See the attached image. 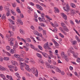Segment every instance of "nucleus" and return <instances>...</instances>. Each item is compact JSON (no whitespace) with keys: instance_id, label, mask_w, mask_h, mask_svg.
I'll use <instances>...</instances> for the list:
<instances>
[{"instance_id":"obj_49","label":"nucleus","mask_w":80,"mask_h":80,"mask_svg":"<svg viewBox=\"0 0 80 80\" xmlns=\"http://www.w3.org/2000/svg\"><path fill=\"white\" fill-rule=\"evenodd\" d=\"M36 38L38 40V41H41V39L39 37H36Z\"/></svg>"},{"instance_id":"obj_57","label":"nucleus","mask_w":80,"mask_h":80,"mask_svg":"<svg viewBox=\"0 0 80 80\" xmlns=\"http://www.w3.org/2000/svg\"><path fill=\"white\" fill-rule=\"evenodd\" d=\"M11 41V42H13V41L15 40V39H13V38H11L10 39V41Z\"/></svg>"},{"instance_id":"obj_42","label":"nucleus","mask_w":80,"mask_h":80,"mask_svg":"<svg viewBox=\"0 0 80 80\" xmlns=\"http://www.w3.org/2000/svg\"><path fill=\"white\" fill-rule=\"evenodd\" d=\"M11 12H12V14H13V15H14V16H15V15H16V13H15V12L12 11V10H11Z\"/></svg>"},{"instance_id":"obj_4","label":"nucleus","mask_w":80,"mask_h":80,"mask_svg":"<svg viewBox=\"0 0 80 80\" xmlns=\"http://www.w3.org/2000/svg\"><path fill=\"white\" fill-rule=\"evenodd\" d=\"M30 47L32 48V49H33V50H37V52H40V50H38V48H35V47L34 46H33V45L32 44H30Z\"/></svg>"},{"instance_id":"obj_35","label":"nucleus","mask_w":80,"mask_h":80,"mask_svg":"<svg viewBox=\"0 0 80 80\" xmlns=\"http://www.w3.org/2000/svg\"><path fill=\"white\" fill-rule=\"evenodd\" d=\"M8 68H14V67H13V66L11 65H10L8 66Z\"/></svg>"},{"instance_id":"obj_43","label":"nucleus","mask_w":80,"mask_h":80,"mask_svg":"<svg viewBox=\"0 0 80 80\" xmlns=\"http://www.w3.org/2000/svg\"><path fill=\"white\" fill-rule=\"evenodd\" d=\"M38 47L41 50H42L43 49L42 48V47L41 46L38 45Z\"/></svg>"},{"instance_id":"obj_15","label":"nucleus","mask_w":80,"mask_h":80,"mask_svg":"<svg viewBox=\"0 0 80 80\" xmlns=\"http://www.w3.org/2000/svg\"><path fill=\"white\" fill-rule=\"evenodd\" d=\"M71 43L73 45H77V41H72Z\"/></svg>"},{"instance_id":"obj_25","label":"nucleus","mask_w":80,"mask_h":80,"mask_svg":"<svg viewBox=\"0 0 80 80\" xmlns=\"http://www.w3.org/2000/svg\"><path fill=\"white\" fill-rule=\"evenodd\" d=\"M64 58L66 61V62H68V61H69V59H68V57H67L66 56H65Z\"/></svg>"},{"instance_id":"obj_56","label":"nucleus","mask_w":80,"mask_h":80,"mask_svg":"<svg viewBox=\"0 0 80 80\" xmlns=\"http://www.w3.org/2000/svg\"><path fill=\"white\" fill-rule=\"evenodd\" d=\"M10 13H9V12H7L6 13V16H7V17H8V16H9V15H10Z\"/></svg>"},{"instance_id":"obj_41","label":"nucleus","mask_w":80,"mask_h":80,"mask_svg":"<svg viewBox=\"0 0 80 80\" xmlns=\"http://www.w3.org/2000/svg\"><path fill=\"white\" fill-rule=\"evenodd\" d=\"M38 28H39V32H41V31H42V30H43V29L42 28V27L40 26H39L38 27Z\"/></svg>"},{"instance_id":"obj_10","label":"nucleus","mask_w":80,"mask_h":80,"mask_svg":"<svg viewBox=\"0 0 80 80\" xmlns=\"http://www.w3.org/2000/svg\"><path fill=\"white\" fill-rule=\"evenodd\" d=\"M41 17H42V20L43 21H45V14L43 13H42L41 14Z\"/></svg>"},{"instance_id":"obj_51","label":"nucleus","mask_w":80,"mask_h":80,"mask_svg":"<svg viewBox=\"0 0 80 80\" xmlns=\"http://www.w3.org/2000/svg\"><path fill=\"white\" fill-rule=\"evenodd\" d=\"M4 8H5V9L6 10H7L8 12H10V10H9V8H6V7H5Z\"/></svg>"},{"instance_id":"obj_45","label":"nucleus","mask_w":80,"mask_h":80,"mask_svg":"<svg viewBox=\"0 0 80 80\" xmlns=\"http://www.w3.org/2000/svg\"><path fill=\"white\" fill-rule=\"evenodd\" d=\"M70 23H71V25H75V23H74V22H73L71 20L70 21Z\"/></svg>"},{"instance_id":"obj_40","label":"nucleus","mask_w":80,"mask_h":80,"mask_svg":"<svg viewBox=\"0 0 80 80\" xmlns=\"http://www.w3.org/2000/svg\"><path fill=\"white\" fill-rule=\"evenodd\" d=\"M38 17V15H37V13H36V12H35L34 18H37Z\"/></svg>"},{"instance_id":"obj_22","label":"nucleus","mask_w":80,"mask_h":80,"mask_svg":"<svg viewBox=\"0 0 80 80\" xmlns=\"http://www.w3.org/2000/svg\"><path fill=\"white\" fill-rule=\"evenodd\" d=\"M38 20H40V22H45V20L43 21V20H42V18L40 17H39L38 18Z\"/></svg>"},{"instance_id":"obj_23","label":"nucleus","mask_w":80,"mask_h":80,"mask_svg":"<svg viewBox=\"0 0 80 80\" xmlns=\"http://www.w3.org/2000/svg\"><path fill=\"white\" fill-rule=\"evenodd\" d=\"M54 9H55V11H56L58 13H59V11L58 8H57V7H54Z\"/></svg>"},{"instance_id":"obj_61","label":"nucleus","mask_w":80,"mask_h":80,"mask_svg":"<svg viewBox=\"0 0 80 80\" xmlns=\"http://www.w3.org/2000/svg\"><path fill=\"white\" fill-rule=\"evenodd\" d=\"M48 62H49V63H52V60L49 59L48 60Z\"/></svg>"},{"instance_id":"obj_47","label":"nucleus","mask_w":80,"mask_h":80,"mask_svg":"<svg viewBox=\"0 0 80 80\" xmlns=\"http://www.w3.org/2000/svg\"><path fill=\"white\" fill-rule=\"evenodd\" d=\"M56 48H59V44H57L56 45H55Z\"/></svg>"},{"instance_id":"obj_33","label":"nucleus","mask_w":80,"mask_h":80,"mask_svg":"<svg viewBox=\"0 0 80 80\" xmlns=\"http://www.w3.org/2000/svg\"><path fill=\"white\" fill-rule=\"evenodd\" d=\"M20 33H22V35H24V33H25L23 31V30L22 29H20Z\"/></svg>"},{"instance_id":"obj_27","label":"nucleus","mask_w":80,"mask_h":80,"mask_svg":"<svg viewBox=\"0 0 80 80\" xmlns=\"http://www.w3.org/2000/svg\"><path fill=\"white\" fill-rule=\"evenodd\" d=\"M15 75L18 78H20V77L19 76V74L18 72L16 73Z\"/></svg>"},{"instance_id":"obj_19","label":"nucleus","mask_w":80,"mask_h":80,"mask_svg":"<svg viewBox=\"0 0 80 80\" xmlns=\"http://www.w3.org/2000/svg\"><path fill=\"white\" fill-rule=\"evenodd\" d=\"M71 15H73L74 14H75V10L72 9L71 10Z\"/></svg>"},{"instance_id":"obj_21","label":"nucleus","mask_w":80,"mask_h":80,"mask_svg":"<svg viewBox=\"0 0 80 80\" xmlns=\"http://www.w3.org/2000/svg\"><path fill=\"white\" fill-rule=\"evenodd\" d=\"M26 40L27 42H31V39L29 38H26Z\"/></svg>"},{"instance_id":"obj_13","label":"nucleus","mask_w":80,"mask_h":80,"mask_svg":"<svg viewBox=\"0 0 80 80\" xmlns=\"http://www.w3.org/2000/svg\"><path fill=\"white\" fill-rule=\"evenodd\" d=\"M42 54L43 57H45V58H48V54L47 53H46L45 52H43L42 53Z\"/></svg>"},{"instance_id":"obj_3","label":"nucleus","mask_w":80,"mask_h":80,"mask_svg":"<svg viewBox=\"0 0 80 80\" xmlns=\"http://www.w3.org/2000/svg\"><path fill=\"white\" fill-rule=\"evenodd\" d=\"M66 7H63V8L65 11H66V12H68V10H69L70 8V6H68V4H66Z\"/></svg>"},{"instance_id":"obj_26","label":"nucleus","mask_w":80,"mask_h":80,"mask_svg":"<svg viewBox=\"0 0 80 80\" xmlns=\"http://www.w3.org/2000/svg\"><path fill=\"white\" fill-rule=\"evenodd\" d=\"M14 56L15 57H16V58H19L20 56V55H18V54H14Z\"/></svg>"},{"instance_id":"obj_60","label":"nucleus","mask_w":80,"mask_h":80,"mask_svg":"<svg viewBox=\"0 0 80 80\" xmlns=\"http://www.w3.org/2000/svg\"><path fill=\"white\" fill-rule=\"evenodd\" d=\"M21 61H23V58H20V60H19L20 62H21ZM20 62H19V63H20Z\"/></svg>"},{"instance_id":"obj_30","label":"nucleus","mask_w":80,"mask_h":80,"mask_svg":"<svg viewBox=\"0 0 80 80\" xmlns=\"http://www.w3.org/2000/svg\"><path fill=\"white\" fill-rule=\"evenodd\" d=\"M2 20H3L4 19H5V14H3V15L2 16Z\"/></svg>"},{"instance_id":"obj_32","label":"nucleus","mask_w":80,"mask_h":80,"mask_svg":"<svg viewBox=\"0 0 80 80\" xmlns=\"http://www.w3.org/2000/svg\"><path fill=\"white\" fill-rule=\"evenodd\" d=\"M61 25L62 26V27H66V25H65V23H64L63 22H62L61 23Z\"/></svg>"},{"instance_id":"obj_64","label":"nucleus","mask_w":80,"mask_h":80,"mask_svg":"<svg viewBox=\"0 0 80 80\" xmlns=\"http://www.w3.org/2000/svg\"><path fill=\"white\" fill-rule=\"evenodd\" d=\"M47 49H48V50H52V48L50 47L49 46H48V47L47 48Z\"/></svg>"},{"instance_id":"obj_8","label":"nucleus","mask_w":80,"mask_h":80,"mask_svg":"<svg viewBox=\"0 0 80 80\" xmlns=\"http://www.w3.org/2000/svg\"><path fill=\"white\" fill-rule=\"evenodd\" d=\"M17 21L18 22H16L17 25H18V22L21 25H23V22H22V20L20 19H17Z\"/></svg>"},{"instance_id":"obj_7","label":"nucleus","mask_w":80,"mask_h":80,"mask_svg":"<svg viewBox=\"0 0 80 80\" xmlns=\"http://www.w3.org/2000/svg\"><path fill=\"white\" fill-rule=\"evenodd\" d=\"M61 16H62L63 17V18L65 19V20H67V16H66V15L65 14L63 13H61Z\"/></svg>"},{"instance_id":"obj_24","label":"nucleus","mask_w":80,"mask_h":80,"mask_svg":"<svg viewBox=\"0 0 80 80\" xmlns=\"http://www.w3.org/2000/svg\"><path fill=\"white\" fill-rule=\"evenodd\" d=\"M38 70L36 69V73L35 74V76L36 77H38Z\"/></svg>"},{"instance_id":"obj_28","label":"nucleus","mask_w":80,"mask_h":80,"mask_svg":"<svg viewBox=\"0 0 80 80\" xmlns=\"http://www.w3.org/2000/svg\"><path fill=\"white\" fill-rule=\"evenodd\" d=\"M64 30L65 31H66V32H68V31H69V30H68V28H67V27H66V26L65 27H64Z\"/></svg>"},{"instance_id":"obj_36","label":"nucleus","mask_w":80,"mask_h":80,"mask_svg":"<svg viewBox=\"0 0 80 80\" xmlns=\"http://www.w3.org/2000/svg\"><path fill=\"white\" fill-rule=\"evenodd\" d=\"M6 49L7 50H10V46H8L6 47Z\"/></svg>"},{"instance_id":"obj_17","label":"nucleus","mask_w":80,"mask_h":80,"mask_svg":"<svg viewBox=\"0 0 80 80\" xmlns=\"http://www.w3.org/2000/svg\"><path fill=\"white\" fill-rule=\"evenodd\" d=\"M36 55L38 58H42V56L40 54L38 53H37Z\"/></svg>"},{"instance_id":"obj_34","label":"nucleus","mask_w":80,"mask_h":80,"mask_svg":"<svg viewBox=\"0 0 80 80\" xmlns=\"http://www.w3.org/2000/svg\"><path fill=\"white\" fill-rule=\"evenodd\" d=\"M4 60H6V61L9 60V58L7 57H4Z\"/></svg>"},{"instance_id":"obj_12","label":"nucleus","mask_w":80,"mask_h":80,"mask_svg":"<svg viewBox=\"0 0 80 80\" xmlns=\"http://www.w3.org/2000/svg\"><path fill=\"white\" fill-rule=\"evenodd\" d=\"M48 42H47L46 43H45V44L44 45V48L45 49H47L48 47Z\"/></svg>"},{"instance_id":"obj_48","label":"nucleus","mask_w":80,"mask_h":80,"mask_svg":"<svg viewBox=\"0 0 80 80\" xmlns=\"http://www.w3.org/2000/svg\"><path fill=\"white\" fill-rule=\"evenodd\" d=\"M41 25L42 26V27H45L46 26V25L43 24V23H41Z\"/></svg>"},{"instance_id":"obj_58","label":"nucleus","mask_w":80,"mask_h":80,"mask_svg":"<svg viewBox=\"0 0 80 80\" xmlns=\"http://www.w3.org/2000/svg\"><path fill=\"white\" fill-rule=\"evenodd\" d=\"M43 35H46V31L45 30H43Z\"/></svg>"},{"instance_id":"obj_1","label":"nucleus","mask_w":80,"mask_h":80,"mask_svg":"<svg viewBox=\"0 0 80 80\" xmlns=\"http://www.w3.org/2000/svg\"><path fill=\"white\" fill-rule=\"evenodd\" d=\"M20 65H21L20 68L23 71V67H25V68L26 70L27 71H30V69L29 68V66L28 65H27L25 63H22V62H20Z\"/></svg>"},{"instance_id":"obj_20","label":"nucleus","mask_w":80,"mask_h":80,"mask_svg":"<svg viewBox=\"0 0 80 80\" xmlns=\"http://www.w3.org/2000/svg\"><path fill=\"white\" fill-rule=\"evenodd\" d=\"M33 33H34V35H39V33H38V32L36 30L34 31L33 32Z\"/></svg>"},{"instance_id":"obj_50","label":"nucleus","mask_w":80,"mask_h":80,"mask_svg":"<svg viewBox=\"0 0 80 80\" xmlns=\"http://www.w3.org/2000/svg\"><path fill=\"white\" fill-rule=\"evenodd\" d=\"M46 65L47 66V68H49L50 67V64H49L48 63H47Z\"/></svg>"},{"instance_id":"obj_52","label":"nucleus","mask_w":80,"mask_h":80,"mask_svg":"<svg viewBox=\"0 0 80 80\" xmlns=\"http://www.w3.org/2000/svg\"><path fill=\"white\" fill-rule=\"evenodd\" d=\"M77 62L78 63L80 62V58H78V59L77 60Z\"/></svg>"},{"instance_id":"obj_55","label":"nucleus","mask_w":80,"mask_h":80,"mask_svg":"<svg viewBox=\"0 0 80 80\" xmlns=\"http://www.w3.org/2000/svg\"><path fill=\"white\" fill-rule=\"evenodd\" d=\"M61 32L62 33H63L64 34V35H67V33L66 32L64 31H61Z\"/></svg>"},{"instance_id":"obj_63","label":"nucleus","mask_w":80,"mask_h":80,"mask_svg":"<svg viewBox=\"0 0 80 80\" xmlns=\"http://www.w3.org/2000/svg\"><path fill=\"white\" fill-rule=\"evenodd\" d=\"M14 71H17V70H18V69L17 68V67H15L14 68Z\"/></svg>"},{"instance_id":"obj_38","label":"nucleus","mask_w":80,"mask_h":80,"mask_svg":"<svg viewBox=\"0 0 80 80\" xmlns=\"http://www.w3.org/2000/svg\"><path fill=\"white\" fill-rule=\"evenodd\" d=\"M73 30H74V31H75L76 32L77 34V35H78V36H79V37H80V34H79V33H78V32H77V30H75V29H73Z\"/></svg>"},{"instance_id":"obj_44","label":"nucleus","mask_w":80,"mask_h":80,"mask_svg":"<svg viewBox=\"0 0 80 80\" xmlns=\"http://www.w3.org/2000/svg\"><path fill=\"white\" fill-rule=\"evenodd\" d=\"M68 54L69 56L70 55V49L68 50Z\"/></svg>"},{"instance_id":"obj_31","label":"nucleus","mask_w":80,"mask_h":80,"mask_svg":"<svg viewBox=\"0 0 80 80\" xmlns=\"http://www.w3.org/2000/svg\"><path fill=\"white\" fill-rule=\"evenodd\" d=\"M59 36H60V37H61V38H64V36H63V34H62V33H59Z\"/></svg>"},{"instance_id":"obj_54","label":"nucleus","mask_w":80,"mask_h":80,"mask_svg":"<svg viewBox=\"0 0 80 80\" xmlns=\"http://www.w3.org/2000/svg\"><path fill=\"white\" fill-rule=\"evenodd\" d=\"M20 53H22V54H25V52L23 51H20Z\"/></svg>"},{"instance_id":"obj_11","label":"nucleus","mask_w":80,"mask_h":80,"mask_svg":"<svg viewBox=\"0 0 80 80\" xmlns=\"http://www.w3.org/2000/svg\"><path fill=\"white\" fill-rule=\"evenodd\" d=\"M35 69L34 68V67H32L31 68V69H30L31 71H29V72H32L33 73H35Z\"/></svg>"},{"instance_id":"obj_16","label":"nucleus","mask_w":80,"mask_h":80,"mask_svg":"<svg viewBox=\"0 0 80 80\" xmlns=\"http://www.w3.org/2000/svg\"><path fill=\"white\" fill-rule=\"evenodd\" d=\"M61 57L62 58H64V57L65 58V57H66V56H67L65 55V53L63 52H61Z\"/></svg>"},{"instance_id":"obj_5","label":"nucleus","mask_w":80,"mask_h":80,"mask_svg":"<svg viewBox=\"0 0 80 80\" xmlns=\"http://www.w3.org/2000/svg\"><path fill=\"white\" fill-rule=\"evenodd\" d=\"M52 68H55V69L56 70L57 72H59V73L60 72H61V70H60L59 68H58V67L56 66L53 67V66H52Z\"/></svg>"},{"instance_id":"obj_29","label":"nucleus","mask_w":80,"mask_h":80,"mask_svg":"<svg viewBox=\"0 0 80 80\" xmlns=\"http://www.w3.org/2000/svg\"><path fill=\"white\" fill-rule=\"evenodd\" d=\"M78 54L77 53H76L73 54V56L75 57V58H77V56H78Z\"/></svg>"},{"instance_id":"obj_18","label":"nucleus","mask_w":80,"mask_h":80,"mask_svg":"<svg viewBox=\"0 0 80 80\" xmlns=\"http://www.w3.org/2000/svg\"><path fill=\"white\" fill-rule=\"evenodd\" d=\"M23 48H24L26 51H28V47L27 46H24L23 47Z\"/></svg>"},{"instance_id":"obj_37","label":"nucleus","mask_w":80,"mask_h":80,"mask_svg":"<svg viewBox=\"0 0 80 80\" xmlns=\"http://www.w3.org/2000/svg\"><path fill=\"white\" fill-rule=\"evenodd\" d=\"M17 11L19 13H21V11H20V9H18V7H17Z\"/></svg>"},{"instance_id":"obj_2","label":"nucleus","mask_w":80,"mask_h":80,"mask_svg":"<svg viewBox=\"0 0 80 80\" xmlns=\"http://www.w3.org/2000/svg\"><path fill=\"white\" fill-rule=\"evenodd\" d=\"M17 47H18V43H17V41H16L15 46H14V48H13V50L12 49H11L10 51V53H13V52H14L13 50L14 51L16 49V48H17Z\"/></svg>"},{"instance_id":"obj_53","label":"nucleus","mask_w":80,"mask_h":80,"mask_svg":"<svg viewBox=\"0 0 80 80\" xmlns=\"http://www.w3.org/2000/svg\"><path fill=\"white\" fill-rule=\"evenodd\" d=\"M60 72H61V74L62 75H65V72H64L63 71H62Z\"/></svg>"},{"instance_id":"obj_39","label":"nucleus","mask_w":80,"mask_h":80,"mask_svg":"<svg viewBox=\"0 0 80 80\" xmlns=\"http://www.w3.org/2000/svg\"><path fill=\"white\" fill-rule=\"evenodd\" d=\"M5 53H6L8 56H9V57L11 56L10 53L8 52H5Z\"/></svg>"},{"instance_id":"obj_62","label":"nucleus","mask_w":80,"mask_h":80,"mask_svg":"<svg viewBox=\"0 0 80 80\" xmlns=\"http://www.w3.org/2000/svg\"><path fill=\"white\" fill-rule=\"evenodd\" d=\"M10 45H11V46H12V45H13V42H12V41H11L10 42Z\"/></svg>"},{"instance_id":"obj_9","label":"nucleus","mask_w":80,"mask_h":80,"mask_svg":"<svg viewBox=\"0 0 80 80\" xmlns=\"http://www.w3.org/2000/svg\"><path fill=\"white\" fill-rule=\"evenodd\" d=\"M45 17L48 18L47 20L48 21V22H50V20H52V18H50V17L48 15H46Z\"/></svg>"},{"instance_id":"obj_59","label":"nucleus","mask_w":80,"mask_h":80,"mask_svg":"<svg viewBox=\"0 0 80 80\" xmlns=\"http://www.w3.org/2000/svg\"><path fill=\"white\" fill-rule=\"evenodd\" d=\"M20 16L21 17V18H23V17H24L23 16V14L21 13V14H20Z\"/></svg>"},{"instance_id":"obj_14","label":"nucleus","mask_w":80,"mask_h":80,"mask_svg":"<svg viewBox=\"0 0 80 80\" xmlns=\"http://www.w3.org/2000/svg\"><path fill=\"white\" fill-rule=\"evenodd\" d=\"M71 6L72 7V8H76V5L73 3H71Z\"/></svg>"},{"instance_id":"obj_6","label":"nucleus","mask_w":80,"mask_h":80,"mask_svg":"<svg viewBox=\"0 0 80 80\" xmlns=\"http://www.w3.org/2000/svg\"><path fill=\"white\" fill-rule=\"evenodd\" d=\"M36 7L37 8H38L40 10H43V8L38 4L36 5Z\"/></svg>"},{"instance_id":"obj_46","label":"nucleus","mask_w":80,"mask_h":80,"mask_svg":"<svg viewBox=\"0 0 80 80\" xmlns=\"http://www.w3.org/2000/svg\"><path fill=\"white\" fill-rule=\"evenodd\" d=\"M12 6L13 7L15 8L17 6V4L16 3H14L12 4Z\"/></svg>"}]
</instances>
